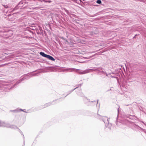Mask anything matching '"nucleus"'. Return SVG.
I'll return each mask as SVG.
<instances>
[{
  "label": "nucleus",
  "instance_id": "obj_2",
  "mask_svg": "<svg viewBox=\"0 0 146 146\" xmlns=\"http://www.w3.org/2000/svg\"><path fill=\"white\" fill-rule=\"evenodd\" d=\"M96 3L98 4H100L101 3V1L100 0H97Z\"/></svg>",
  "mask_w": 146,
  "mask_h": 146
},
{
  "label": "nucleus",
  "instance_id": "obj_4",
  "mask_svg": "<svg viewBox=\"0 0 146 146\" xmlns=\"http://www.w3.org/2000/svg\"><path fill=\"white\" fill-rule=\"evenodd\" d=\"M4 6L5 7V8H8V6L7 5H4Z\"/></svg>",
  "mask_w": 146,
  "mask_h": 146
},
{
  "label": "nucleus",
  "instance_id": "obj_5",
  "mask_svg": "<svg viewBox=\"0 0 146 146\" xmlns=\"http://www.w3.org/2000/svg\"><path fill=\"white\" fill-rule=\"evenodd\" d=\"M52 2V1L50 0H48L47 1V2H48V3H51V2Z\"/></svg>",
  "mask_w": 146,
  "mask_h": 146
},
{
  "label": "nucleus",
  "instance_id": "obj_7",
  "mask_svg": "<svg viewBox=\"0 0 146 146\" xmlns=\"http://www.w3.org/2000/svg\"><path fill=\"white\" fill-rule=\"evenodd\" d=\"M135 37V36L134 37V38Z\"/></svg>",
  "mask_w": 146,
  "mask_h": 146
},
{
  "label": "nucleus",
  "instance_id": "obj_3",
  "mask_svg": "<svg viewBox=\"0 0 146 146\" xmlns=\"http://www.w3.org/2000/svg\"><path fill=\"white\" fill-rule=\"evenodd\" d=\"M4 125V123L3 122H0V126H3Z\"/></svg>",
  "mask_w": 146,
  "mask_h": 146
},
{
  "label": "nucleus",
  "instance_id": "obj_1",
  "mask_svg": "<svg viewBox=\"0 0 146 146\" xmlns=\"http://www.w3.org/2000/svg\"><path fill=\"white\" fill-rule=\"evenodd\" d=\"M40 54L42 56L47 58L49 60H52V61H54V59L52 56L49 55L45 54L44 52H40Z\"/></svg>",
  "mask_w": 146,
  "mask_h": 146
},
{
  "label": "nucleus",
  "instance_id": "obj_6",
  "mask_svg": "<svg viewBox=\"0 0 146 146\" xmlns=\"http://www.w3.org/2000/svg\"><path fill=\"white\" fill-rule=\"evenodd\" d=\"M42 1L45 2V3H47V1L45 0H42Z\"/></svg>",
  "mask_w": 146,
  "mask_h": 146
}]
</instances>
